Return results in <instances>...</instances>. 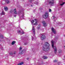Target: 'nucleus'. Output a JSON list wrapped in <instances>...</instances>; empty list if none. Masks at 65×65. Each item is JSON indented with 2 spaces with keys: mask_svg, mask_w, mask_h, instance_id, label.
Returning a JSON list of instances; mask_svg holds the SVG:
<instances>
[{
  "mask_svg": "<svg viewBox=\"0 0 65 65\" xmlns=\"http://www.w3.org/2000/svg\"><path fill=\"white\" fill-rule=\"evenodd\" d=\"M50 45L48 42H46L45 44L43 46V50L44 51H47L50 50Z\"/></svg>",
  "mask_w": 65,
  "mask_h": 65,
  "instance_id": "obj_1",
  "label": "nucleus"
},
{
  "mask_svg": "<svg viewBox=\"0 0 65 65\" xmlns=\"http://www.w3.org/2000/svg\"><path fill=\"white\" fill-rule=\"evenodd\" d=\"M51 43L52 45V46L53 47V48L54 49V52L55 54H56L57 52V48L56 46L54 47V41H51Z\"/></svg>",
  "mask_w": 65,
  "mask_h": 65,
  "instance_id": "obj_2",
  "label": "nucleus"
},
{
  "mask_svg": "<svg viewBox=\"0 0 65 65\" xmlns=\"http://www.w3.org/2000/svg\"><path fill=\"white\" fill-rule=\"evenodd\" d=\"M48 3L51 5L53 6L54 5L55 1L54 0H49L48 1Z\"/></svg>",
  "mask_w": 65,
  "mask_h": 65,
  "instance_id": "obj_3",
  "label": "nucleus"
},
{
  "mask_svg": "<svg viewBox=\"0 0 65 65\" xmlns=\"http://www.w3.org/2000/svg\"><path fill=\"white\" fill-rule=\"evenodd\" d=\"M48 17V14L47 12H46L45 14L43 15V18L44 19H46Z\"/></svg>",
  "mask_w": 65,
  "mask_h": 65,
  "instance_id": "obj_4",
  "label": "nucleus"
},
{
  "mask_svg": "<svg viewBox=\"0 0 65 65\" xmlns=\"http://www.w3.org/2000/svg\"><path fill=\"white\" fill-rule=\"evenodd\" d=\"M40 37L41 40H43L45 38V36L43 34H41Z\"/></svg>",
  "mask_w": 65,
  "mask_h": 65,
  "instance_id": "obj_5",
  "label": "nucleus"
},
{
  "mask_svg": "<svg viewBox=\"0 0 65 65\" xmlns=\"http://www.w3.org/2000/svg\"><path fill=\"white\" fill-rule=\"evenodd\" d=\"M52 32L54 33V34H56L57 33V32L56 31V30L53 28H52Z\"/></svg>",
  "mask_w": 65,
  "mask_h": 65,
  "instance_id": "obj_6",
  "label": "nucleus"
},
{
  "mask_svg": "<svg viewBox=\"0 0 65 65\" xmlns=\"http://www.w3.org/2000/svg\"><path fill=\"white\" fill-rule=\"evenodd\" d=\"M32 31L33 33L35 35V29L34 26H32Z\"/></svg>",
  "mask_w": 65,
  "mask_h": 65,
  "instance_id": "obj_7",
  "label": "nucleus"
},
{
  "mask_svg": "<svg viewBox=\"0 0 65 65\" xmlns=\"http://www.w3.org/2000/svg\"><path fill=\"white\" fill-rule=\"evenodd\" d=\"M42 23L44 27H46V26H47V24H46V23L45 22L43 21L42 22Z\"/></svg>",
  "mask_w": 65,
  "mask_h": 65,
  "instance_id": "obj_8",
  "label": "nucleus"
},
{
  "mask_svg": "<svg viewBox=\"0 0 65 65\" xmlns=\"http://www.w3.org/2000/svg\"><path fill=\"white\" fill-rule=\"evenodd\" d=\"M18 33H20L21 34H24V32L23 31H22L21 32L20 30L18 31Z\"/></svg>",
  "mask_w": 65,
  "mask_h": 65,
  "instance_id": "obj_9",
  "label": "nucleus"
},
{
  "mask_svg": "<svg viewBox=\"0 0 65 65\" xmlns=\"http://www.w3.org/2000/svg\"><path fill=\"white\" fill-rule=\"evenodd\" d=\"M35 20L36 21V23L35 24H33V25H37V19H35Z\"/></svg>",
  "mask_w": 65,
  "mask_h": 65,
  "instance_id": "obj_10",
  "label": "nucleus"
},
{
  "mask_svg": "<svg viewBox=\"0 0 65 65\" xmlns=\"http://www.w3.org/2000/svg\"><path fill=\"white\" fill-rule=\"evenodd\" d=\"M14 12L15 14H17V11H16V9H15L13 11Z\"/></svg>",
  "mask_w": 65,
  "mask_h": 65,
  "instance_id": "obj_11",
  "label": "nucleus"
},
{
  "mask_svg": "<svg viewBox=\"0 0 65 65\" xmlns=\"http://www.w3.org/2000/svg\"><path fill=\"white\" fill-rule=\"evenodd\" d=\"M6 3L7 4H8V3H9L10 2V1H9V0H6Z\"/></svg>",
  "mask_w": 65,
  "mask_h": 65,
  "instance_id": "obj_12",
  "label": "nucleus"
},
{
  "mask_svg": "<svg viewBox=\"0 0 65 65\" xmlns=\"http://www.w3.org/2000/svg\"><path fill=\"white\" fill-rule=\"evenodd\" d=\"M24 64V62H21V63H19L18 65H23Z\"/></svg>",
  "mask_w": 65,
  "mask_h": 65,
  "instance_id": "obj_13",
  "label": "nucleus"
},
{
  "mask_svg": "<svg viewBox=\"0 0 65 65\" xmlns=\"http://www.w3.org/2000/svg\"><path fill=\"white\" fill-rule=\"evenodd\" d=\"M5 10V11H7L8 10V8H7V7H4Z\"/></svg>",
  "mask_w": 65,
  "mask_h": 65,
  "instance_id": "obj_14",
  "label": "nucleus"
},
{
  "mask_svg": "<svg viewBox=\"0 0 65 65\" xmlns=\"http://www.w3.org/2000/svg\"><path fill=\"white\" fill-rule=\"evenodd\" d=\"M43 58L44 59H47V57L45 56H43Z\"/></svg>",
  "mask_w": 65,
  "mask_h": 65,
  "instance_id": "obj_15",
  "label": "nucleus"
},
{
  "mask_svg": "<svg viewBox=\"0 0 65 65\" xmlns=\"http://www.w3.org/2000/svg\"><path fill=\"white\" fill-rule=\"evenodd\" d=\"M15 43V41H13L12 43L11 44L12 45H13Z\"/></svg>",
  "mask_w": 65,
  "mask_h": 65,
  "instance_id": "obj_16",
  "label": "nucleus"
},
{
  "mask_svg": "<svg viewBox=\"0 0 65 65\" xmlns=\"http://www.w3.org/2000/svg\"><path fill=\"white\" fill-rule=\"evenodd\" d=\"M1 14H3L4 15V14H5V13H4L3 11H2V13H1Z\"/></svg>",
  "mask_w": 65,
  "mask_h": 65,
  "instance_id": "obj_17",
  "label": "nucleus"
},
{
  "mask_svg": "<svg viewBox=\"0 0 65 65\" xmlns=\"http://www.w3.org/2000/svg\"><path fill=\"white\" fill-rule=\"evenodd\" d=\"M0 37L1 38H3V35H0Z\"/></svg>",
  "mask_w": 65,
  "mask_h": 65,
  "instance_id": "obj_18",
  "label": "nucleus"
},
{
  "mask_svg": "<svg viewBox=\"0 0 65 65\" xmlns=\"http://www.w3.org/2000/svg\"><path fill=\"white\" fill-rule=\"evenodd\" d=\"M10 55H13V54L12 53V52H10Z\"/></svg>",
  "mask_w": 65,
  "mask_h": 65,
  "instance_id": "obj_19",
  "label": "nucleus"
},
{
  "mask_svg": "<svg viewBox=\"0 0 65 65\" xmlns=\"http://www.w3.org/2000/svg\"><path fill=\"white\" fill-rule=\"evenodd\" d=\"M34 22V20H32L31 21V24H33Z\"/></svg>",
  "mask_w": 65,
  "mask_h": 65,
  "instance_id": "obj_20",
  "label": "nucleus"
},
{
  "mask_svg": "<svg viewBox=\"0 0 65 65\" xmlns=\"http://www.w3.org/2000/svg\"><path fill=\"white\" fill-rule=\"evenodd\" d=\"M33 1V0H29V2H30L31 3L32 1Z\"/></svg>",
  "mask_w": 65,
  "mask_h": 65,
  "instance_id": "obj_21",
  "label": "nucleus"
},
{
  "mask_svg": "<svg viewBox=\"0 0 65 65\" xmlns=\"http://www.w3.org/2000/svg\"><path fill=\"white\" fill-rule=\"evenodd\" d=\"M65 3H63V4H60V5H61V6H62V5H63Z\"/></svg>",
  "mask_w": 65,
  "mask_h": 65,
  "instance_id": "obj_22",
  "label": "nucleus"
},
{
  "mask_svg": "<svg viewBox=\"0 0 65 65\" xmlns=\"http://www.w3.org/2000/svg\"><path fill=\"white\" fill-rule=\"evenodd\" d=\"M13 9H12L10 11V12H13Z\"/></svg>",
  "mask_w": 65,
  "mask_h": 65,
  "instance_id": "obj_23",
  "label": "nucleus"
},
{
  "mask_svg": "<svg viewBox=\"0 0 65 65\" xmlns=\"http://www.w3.org/2000/svg\"><path fill=\"white\" fill-rule=\"evenodd\" d=\"M58 53H61V50H59L58 51Z\"/></svg>",
  "mask_w": 65,
  "mask_h": 65,
  "instance_id": "obj_24",
  "label": "nucleus"
},
{
  "mask_svg": "<svg viewBox=\"0 0 65 65\" xmlns=\"http://www.w3.org/2000/svg\"><path fill=\"white\" fill-rule=\"evenodd\" d=\"M52 11V10H51V9H49V12H51Z\"/></svg>",
  "mask_w": 65,
  "mask_h": 65,
  "instance_id": "obj_25",
  "label": "nucleus"
},
{
  "mask_svg": "<svg viewBox=\"0 0 65 65\" xmlns=\"http://www.w3.org/2000/svg\"><path fill=\"white\" fill-rule=\"evenodd\" d=\"M23 52V51H22L21 52V53H19L21 55H22V53H22V52Z\"/></svg>",
  "mask_w": 65,
  "mask_h": 65,
  "instance_id": "obj_26",
  "label": "nucleus"
},
{
  "mask_svg": "<svg viewBox=\"0 0 65 65\" xmlns=\"http://www.w3.org/2000/svg\"><path fill=\"white\" fill-rule=\"evenodd\" d=\"M16 54V52H14L13 53V55H15Z\"/></svg>",
  "mask_w": 65,
  "mask_h": 65,
  "instance_id": "obj_27",
  "label": "nucleus"
},
{
  "mask_svg": "<svg viewBox=\"0 0 65 65\" xmlns=\"http://www.w3.org/2000/svg\"><path fill=\"white\" fill-rule=\"evenodd\" d=\"M53 62H57V60H55L53 61Z\"/></svg>",
  "mask_w": 65,
  "mask_h": 65,
  "instance_id": "obj_28",
  "label": "nucleus"
},
{
  "mask_svg": "<svg viewBox=\"0 0 65 65\" xmlns=\"http://www.w3.org/2000/svg\"><path fill=\"white\" fill-rule=\"evenodd\" d=\"M24 13H23V14L22 15V17L23 18H24Z\"/></svg>",
  "mask_w": 65,
  "mask_h": 65,
  "instance_id": "obj_29",
  "label": "nucleus"
},
{
  "mask_svg": "<svg viewBox=\"0 0 65 65\" xmlns=\"http://www.w3.org/2000/svg\"><path fill=\"white\" fill-rule=\"evenodd\" d=\"M40 29V27H38L37 29Z\"/></svg>",
  "mask_w": 65,
  "mask_h": 65,
  "instance_id": "obj_30",
  "label": "nucleus"
},
{
  "mask_svg": "<svg viewBox=\"0 0 65 65\" xmlns=\"http://www.w3.org/2000/svg\"><path fill=\"white\" fill-rule=\"evenodd\" d=\"M24 44L25 45H26V44H27V43H25Z\"/></svg>",
  "mask_w": 65,
  "mask_h": 65,
  "instance_id": "obj_31",
  "label": "nucleus"
},
{
  "mask_svg": "<svg viewBox=\"0 0 65 65\" xmlns=\"http://www.w3.org/2000/svg\"><path fill=\"white\" fill-rule=\"evenodd\" d=\"M22 47H20V50H22Z\"/></svg>",
  "mask_w": 65,
  "mask_h": 65,
  "instance_id": "obj_32",
  "label": "nucleus"
},
{
  "mask_svg": "<svg viewBox=\"0 0 65 65\" xmlns=\"http://www.w3.org/2000/svg\"><path fill=\"white\" fill-rule=\"evenodd\" d=\"M39 4L38 3H36V4Z\"/></svg>",
  "mask_w": 65,
  "mask_h": 65,
  "instance_id": "obj_33",
  "label": "nucleus"
},
{
  "mask_svg": "<svg viewBox=\"0 0 65 65\" xmlns=\"http://www.w3.org/2000/svg\"><path fill=\"white\" fill-rule=\"evenodd\" d=\"M14 17H15H15H16V15H14Z\"/></svg>",
  "mask_w": 65,
  "mask_h": 65,
  "instance_id": "obj_34",
  "label": "nucleus"
},
{
  "mask_svg": "<svg viewBox=\"0 0 65 65\" xmlns=\"http://www.w3.org/2000/svg\"><path fill=\"white\" fill-rule=\"evenodd\" d=\"M27 60H29V58H27Z\"/></svg>",
  "mask_w": 65,
  "mask_h": 65,
  "instance_id": "obj_35",
  "label": "nucleus"
},
{
  "mask_svg": "<svg viewBox=\"0 0 65 65\" xmlns=\"http://www.w3.org/2000/svg\"><path fill=\"white\" fill-rule=\"evenodd\" d=\"M33 39H34V38H32V40H33Z\"/></svg>",
  "mask_w": 65,
  "mask_h": 65,
  "instance_id": "obj_36",
  "label": "nucleus"
},
{
  "mask_svg": "<svg viewBox=\"0 0 65 65\" xmlns=\"http://www.w3.org/2000/svg\"><path fill=\"white\" fill-rule=\"evenodd\" d=\"M60 23V24H61V23Z\"/></svg>",
  "mask_w": 65,
  "mask_h": 65,
  "instance_id": "obj_37",
  "label": "nucleus"
},
{
  "mask_svg": "<svg viewBox=\"0 0 65 65\" xmlns=\"http://www.w3.org/2000/svg\"><path fill=\"white\" fill-rule=\"evenodd\" d=\"M31 7H32V6H32V5H31Z\"/></svg>",
  "mask_w": 65,
  "mask_h": 65,
  "instance_id": "obj_38",
  "label": "nucleus"
},
{
  "mask_svg": "<svg viewBox=\"0 0 65 65\" xmlns=\"http://www.w3.org/2000/svg\"><path fill=\"white\" fill-rule=\"evenodd\" d=\"M53 17H54V18L55 17V16H54Z\"/></svg>",
  "mask_w": 65,
  "mask_h": 65,
  "instance_id": "obj_39",
  "label": "nucleus"
},
{
  "mask_svg": "<svg viewBox=\"0 0 65 65\" xmlns=\"http://www.w3.org/2000/svg\"><path fill=\"white\" fill-rule=\"evenodd\" d=\"M64 47H65V46H64Z\"/></svg>",
  "mask_w": 65,
  "mask_h": 65,
  "instance_id": "obj_40",
  "label": "nucleus"
},
{
  "mask_svg": "<svg viewBox=\"0 0 65 65\" xmlns=\"http://www.w3.org/2000/svg\"><path fill=\"white\" fill-rule=\"evenodd\" d=\"M54 40H55V39H54Z\"/></svg>",
  "mask_w": 65,
  "mask_h": 65,
  "instance_id": "obj_41",
  "label": "nucleus"
}]
</instances>
